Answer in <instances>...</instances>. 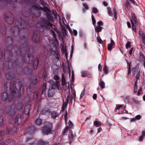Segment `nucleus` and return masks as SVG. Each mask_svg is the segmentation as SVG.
Returning a JSON list of instances; mask_svg holds the SVG:
<instances>
[{
	"instance_id": "1",
	"label": "nucleus",
	"mask_w": 145,
	"mask_h": 145,
	"mask_svg": "<svg viewBox=\"0 0 145 145\" xmlns=\"http://www.w3.org/2000/svg\"><path fill=\"white\" fill-rule=\"evenodd\" d=\"M10 87L11 95L8 96L7 92H3L1 96V101L0 102L1 104H2V101L5 102L7 101L8 99L9 101V103H10L11 101L13 100V98L14 99L16 92L17 90V88L16 86V81L14 80H12L10 82Z\"/></svg>"
},
{
	"instance_id": "2",
	"label": "nucleus",
	"mask_w": 145,
	"mask_h": 145,
	"mask_svg": "<svg viewBox=\"0 0 145 145\" xmlns=\"http://www.w3.org/2000/svg\"><path fill=\"white\" fill-rule=\"evenodd\" d=\"M41 129L44 135H48L51 133L53 130L52 124L49 122H46L45 125L41 127Z\"/></svg>"
},
{
	"instance_id": "3",
	"label": "nucleus",
	"mask_w": 145,
	"mask_h": 145,
	"mask_svg": "<svg viewBox=\"0 0 145 145\" xmlns=\"http://www.w3.org/2000/svg\"><path fill=\"white\" fill-rule=\"evenodd\" d=\"M40 26L42 28L49 29L52 26L51 23L47 19L42 18L40 22Z\"/></svg>"
},
{
	"instance_id": "4",
	"label": "nucleus",
	"mask_w": 145,
	"mask_h": 145,
	"mask_svg": "<svg viewBox=\"0 0 145 145\" xmlns=\"http://www.w3.org/2000/svg\"><path fill=\"white\" fill-rule=\"evenodd\" d=\"M4 131L2 130H0V137L1 140H0V144H1L7 145L11 143H13L14 141L11 139H7L5 141H3V136L5 134Z\"/></svg>"
},
{
	"instance_id": "5",
	"label": "nucleus",
	"mask_w": 145,
	"mask_h": 145,
	"mask_svg": "<svg viewBox=\"0 0 145 145\" xmlns=\"http://www.w3.org/2000/svg\"><path fill=\"white\" fill-rule=\"evenodd\" d=\"M21 19L22 18H21L20 21L19 20L18 22H16V26L17 27V29H18V30L19 27L20 28L24 29L26 28L27 27V22L23 20L21 21Z\"/></svg>"
},
{
	"instance_id": "6",
	"label": "nucleus",
	"mask_w": 145,
	"mask_h": 145,
	"mask_svg": "<svg viewBox=\"0 0 145 145\" xmlns=\"http://www.w3.org/2000/svg\"><path fill=\"white\" fill-rule=\"evenodd\" d=\"M40 33L39 31L35 30L34 32V35L32 37V39L35 42H38L40 39Z\"/></svg>"
},
{
	"instance_id": "7",
	"label": "nucleus",
	"mask_w": 145,
	"mask_h": 145,
	"mask_svg": "<svg viewBox=\"0 0 145 145\" xmlns=\"http://www.w3.org/2000/svg\"><path fill=\"white\" fill-rule=\"evenodd\" d=\"M33 52V46H31L28 51V53H30V54L28 55V57L29 59V63L32 62L33 60V57L32 54Z\"/></svg>"
},
{
	"instance_id": "8",
	"label": "nucleus",
	"mask_w": 145,
	"mask_h": 145,
	"mask_svg": "<svg viewBox=\"0 0 145 145\" xmlns=\"http://www.w3.org/2000/svg\"><path fill=\"white\" fill-rule=\"evenodd\" d=\"M131 24L138 25L139 23L138 20L137 19L136 15L134 13H132L131 14Z\"/></svg>"
},
{
	"instance_id": "9",
	"label": "nucleus",
	"mask_w": 145,
	"mask_h": 145,
	"mask_svg": "<svg viewBox=\"0 0 145 145\" xmlns=\"http://www.w3.org/2000/svg\"><path fill=\"white\" fill-rule=\"evenodd\" d=\"M23 15L26 17L30 16L32 18L34 17L35 16L32 12L31 9H28V11L23 13Z\"/></svg>"
},
{
	"instance_id": "10",
	"label": "nucleus",
	"mask_w": 145,
	"mask_h": 145,
	"mask_svg": "<svg viewBox=\"0 0 145 145\" xmlns=\"http://www.w3.org/2000/svg\"><path fill=\"white\" fill-rule=\"evenodd\" d=\"M33 143L30 144V145H35V144H37L38 145H48V143L43 141L42 139L39 140L38 142L35 141Z\"/></svg>"
},
{
	"instance_id": "11",
	"label": "nucleus",
	"mask_w": 145,
	"mask_h": 145,
	"mask_svg": "<svg viewBox=\"0 0 145 145\" xmlns=\"http://www.w3.org/2000/svg\"><path fill=\"white\" fill-rule=\"evenodd\" d=\"M115 45V43L114 40L112 39H110V43L108 44V50L110 51L112 49V46Z\"/></svg>"
},
{
	"instance_id": "12",
	"label": "nucleus",
	"mask_w": 145,
	"mask_h": 145,
	"mask_svg": "<svg viewBox=\"0 0 145 145\" xmlns=\"http://www.w3.org/2000/svg\"><path fill=\"white\" fill-rule=\"evenodd\" d=\"M5 19L7 22L9 24H12L14 22V18H10L8 16H7V14H5Z\"/></svg>"
},
{
	"instance_id": "13",
	"label": "nucleus",
	"mask_w": 145,
	"mask_h": 145,
	"mask_svg": "<svg viewBox=\"0 0 145 145\" xmlns=\"http://www.w3.org/2000/svg\"><path fill=\"white\" fill-rule=\"evenodd\" d=\"M60 82L56 81V82H54L52 85V89H59V85Z\"/></svg>"
},
{
	"instance_id": "14",
	"label": "nucleus",
	"mask_w": 145,
	"mask_h": 145,
	"mask_svg": "<svg viewBox=\"0 0 145 145\" xmlns=\"http://www.w3.org/2000/svg\"><path fill=\"white\" fill-rule=\"evenodd\" d=\"M32 8L35 10H42V8L38 4L35 3L32 7Z\"/></svg>"
},
{
	"instance_id": "15",
	"label": "nucleus",
	"mask_w": 145,
	"mask_h": 145,
	"mask_svg": "<svg viewBox=\"0 0 145 145\" xmlns=\"http://www.w3.org/2000/svg\"><path fill=\"white\" fill-rule=\"evenodd\" d=\"M138 59L140 61H145V56L140 51L139 52V56Z\"/></svg>"
},
{
	"instance_id": "16",
	"label": "nucleus",
	"mask_w": 145,
	"mask_h": 145,
	"mask_svg": "<svg viewBox=\"0 0 145 145\" xmlns=\"http://www.w3.org/2000/svg\"><path fill=\"white\" fill-rule=\"evenodd\" d=\"M39 60L38 58H36L35 59L33 62V66L34 69L36 70L39 64Z\"/></svg>"
},
{
	"instance_id": "17",
	"label": "nucleus",
	"mask_w": 145,
	"mask_h": 145,
	"mask_svg": "<svg viewBox=\"0 0 145 145\" xmlns=\"http://www.w3.org/2000/svg\"><path fill=\"white\" fill-rule=\"evenodd\" d=\"M28 45V42L27 41H26L25 43L24 44L21 45V48H22L21 50L22 51L24 50V51H25V53H26L25 49L27 48V47Z\"/></svg>"
},
{
	"instance_id": "18",
	"label": "nucleus",
	"mask_w": 145,
	"mask_h": 145,
	"mask_svg": "<svg viewBox=\"0 0 145 145\" xmlns=\"http://www.w3.org/2000/svg\"><path fill=\"white\" fill-rule=\"evenodd\" d=\"M30 112V107L29 106H26L24 110V113L28 116H29V115Z\"/></svg>"
},
{
	"instance_id": "19",
	"label": "nucleus",
	"mask_w": 145,
	"mask_h": 145,
	"mask_svg": "<svg viewBox=\"0 0 145 145\" xmlns=\"http://www.w3.org/2000/svg\"><path fill=\"white\" fill-rule=\"evenodd\" d=\"M55 93L54 90L52 89H49L48 90V96L49 97H52Z\"/></svg>"
},
{
	"instance_id": "20",
	"label": "nucleus",
	"mask_w": 145,
	"mask_h": 145,
	"mask_svg": "<svg viewBox=\"0 0 145 145\" xmlns=\"http://www.w3.org/2000/svg\"><path fill=\"white\" fill-rule=\"evenodd\" d=\"M59 115V114L56 111H53L51 113V118L55 119Z\"/></svg>"
},
{
	"instance_id": "21",
	"label": "nucleus",
	"mask_w": 145,
	"mask_h": 145,
	"mask_svg": "<svg viewBox=\"0 0 145 145\" xmlns=\"http://www.w3.org/2000/svg\"><path fill=\"white\" fill-rule=\"evenodd\" d=\"M61 84L63 86L66 85L67 84L66 82V80L65 78L64 75L63 74H61Z\"/></svg>"
},
{
	"instance_id": "22",
	"label": "nucleus",
	"mask_w": 145,
	"mask_h": 145,
	"mask_svg": "<svg viewBox=\"0 0 145 145\" xmlns=\"http://www.w3.org/2000/svg\"><path fill=\"white\" fill-rule=\"evenodd\" d=\"M15 106L17 110H20L22 109L23 107V105L21 102H19L16 104Z\"/></svg>"
},
{
	"instance_id": "23",
	"label": "nucleus",
	"mask_w": 145,
	"mask_h": 145,
	"mask_svg": "<svg viewBox=\"0 0 145 145\" xmlns=\"http://www.w3.org/2000/svg\"><path fill=\"white\" fill-rule=\"evenodd\" d=\"M21 115L20 114H19L16 115L14 121H13L12 123H16L18 121V120L21 118ZM11 123H12V122H11Z\"/></svg>"
},
{
	"instance_id": "24",
	"label": "nucleus",
	"mask_w": 145,
	"mask_h": 145,
	"mask_svg": "<svg viewBox=\"0 0 145 145\" xmlns=\"http://www.w3.org/2000/svg\"><path fill=\"white\" fill-rule=\"evenodd\" d=\"M50 110L48 108H45L42 110L40 113L41 115H44L46 114L47 113L49 112Z\"/></svg>"
},
{
	"instance_id": "25",
	"label": "nucleus",
	"mask_w": 145,
	"mask_h": 145,
	"mask_svg": "<svg viewBox=\"0 0 145 145\" xmlns=\"http://www.w3.org/2000/svg\"><path fill=\"white\" fill-rule=\"evenodd\" d=\"M17 89V90L16 91V95H15V99H14L15 100H14V99L13 98V99L14 101H15L16 100L17 98V99L18 100H20V99L22 97V95L21 94H19L18 95H18L17 93H16L17 91H18V89Z\"/></svg>"
},
{
	"instance_id": "26",
	"label": "nucleus",
	"mask_w": 145,
	"mask_h": 145,
	"mask_svg": "<svg viewBox=\"0 0 145 145\" xmlns=\"http://www.w3.org/2000/svg\"><path fill=\"white\" fill-rule=\"evenodd\" d=\"M42 94H44L45 93L46 90V82L44 83L43 84L42 86Z\"/></svg>"
},
{
	"instance_id": "27",
	"label": "nucleus",
	"mask_w": 145,
	"mask_h": 145,
	"mask_svg": "<svg viewBox=\"0 0 145 145\" xmlns=\"http://www.w3.org/2000/svg\"><path fill=\"white\" fill-rule=\"evenodd\" d=\"M103 28L100 26H97L95 28V31L97 32H99L101 31ZM98 34L99 35V33Z\"/></svg>"
},
{
	"instance_id": "28",
	"label": "nucleus",
	"mask_w": 145,
	"mask_h": 145,
	"mask_svg": "<svg viewBox=\"0 0 145 145\" xmlns=\"http://www.w3.org/2000/svg\"><path fill=\"white\" fill-rule=\"evenodd\" d=\"M22 82L21 81H19L17 83L20 86V92H22L23 91L24 86L22 84Z\"/></svg>"
},
{
	"instance_id": "29",
	"label": "nucleus",
	"mask_w": 145,
	"mask_h": 145,
	"mask_svg": "<svg viewBox=\"0 0 145 145\" xmlns=\"http://www.w3.org/2000/svg\"><path fill=\"white\" fill-rule=\"evenodd\" d=\"M83 5L84 7V8L83 9V11L84 12H85L86 11V10H87L88 9L89 7L87 4L86 3H84L83 4Z\"/></svg>"
},
{
	"instance_id": "30",
	"label": "nucleus",
	"mask_w": 145,
	"mask_h": 145,
	"mask_svg": "<svg viewBox=\"0 0 145 145\" xmlns=\"http://www.w3.org/2000/svg\"><path fill=\"white\" fill-rule=\"evenodd\" d=\"M93 124L94 125H95V126L97 127H99L101 125V123L100 122H99L96 120L94 122Z\"/></svg>"
},
{
	"instance_id": "31",
	"label": "nucleus",
	"mask_w": 145,
	"mask_h": 145,
	"mask_svg": "<svg viewBox=\"0 0 145 145\" xmlns=\"http://www.w3.org/2000/svg\"><path fill=\"white\" fill-rule=\"evenodd\" d=\"M42 121L41 119L40 118H38L35 121V123L38 125H40L42 124Z\"/></svg>"
},
{
	"instance_id": "32",
	"label": "nucleus",
	"mask_w": 145,
	"mask_h": 145,
	"mask_svg": "<svg viewBox=\"0 0 145 145\" xmlns=\"http://www.w3.org/2000/svg\"><path fill=\"white\" fill-rule=\"evenodd\" d=\"M99 85L101 88L102 89L104 88L105 87V83L103 80H101L100 81L99 84Z\"/></svg>"
},
{
	"instance_id": "33",
	"label": "nucleus",
	"mask_w": 145,
	"mask_h": 145,
	"mask_svg": "<svg viewBox=\"0 0 145 145\" xmlns=\"http://www.w3.org/2000/svg\"><path fill=\"white\" fill-rule=\"evenodd\" d=\"M89 75V73L86 71H84L81 73V76L82 77H85Z\"/></svg>"
},
{
	"instance_id": "34",
	"label": "nucleus",
	"mask_w": 145,
	"mask_h": 145,
	"mask_svg": "<svg viewBox=\"0 0 145 145\" xmlns=\"http://www.w3.org/2000/svg\"><path fill=\"white\" fill-rule=\"evenodd\" d=\"M113 12L114 13V18L115 20H116L117 19V12L116 10V9L114 7L113 8Z\"/></svg>"
},
{
	"instance_id": "35",
	"label": "nucleus",
	"mask_w": 145,
	"mask_h": 145,
	"mask_svg": "<svg viewBox=\"0 0 145 145\" xmlns=\"http://www.w3.org/2000/svg\"><path fill=\"white\" fill-rule=\"evenodd\" d=\"M103 70L104 72V73L106 74H107L108 72V68L107 67L106 65H105L103 68Z\"/></svg>"
},
{
	"instance_id": "36",
	"label": "nucleus",
	"mask_w": 145,
	"mask_h": 145,
	"mask_svg": "<svg viewBox=\"0 0 145 145\" xmlns=\"http://www.w3.org/2000/svg\"><path fill=\"white\" fill-rule=\"evenodd\" d=\"M138 25H136L135 24H132V28L133 30L135 32H136V26Z\"/></svg>"
},
{
	"instance_id": "37",
	"label": "nucleus",
	"mask_w": 145,
	"mask_h": 145,
	"mask_svg": "<svg viewBox=\"0 0 145 145\" xmlns=\"http://www.w3.org/2000/svg\"><path fill=\"white\" fill-rule=\"evenodd\" d=\"M68 103L66 102H63V103L62 107V111H63L65 110V107L67 106Z\"/></svg>"
},
{
	"instance_id": "38",
	"label": "nucleus",
	"mask_w": 145,
	"mask_h": 145,
	"mask_svg": "<svg viewBox=\"0 0 145 145\" xmlns=\"http://www.w3.org/2000/svg\"><path fill=\"white\" fill-rule=\"evenodd\" d=\"M98 10L96 7H93L92 8V12L95 14L98 13Z\"/></svg>"
},
{
	"instance_id": "39",
	"label": "nucleus",
	"mask_w": 145,
	"mask_h": 145,
	"mask_svg": "<svg viewBox=\"0 0 145 145\" xmlns=\"http://www.w3.org/2000/svg\"><path fill=\"white\" fill-rule=\"evenodd\" d=\"M131 42L130 41H128L125 45V47L126 49L130 48L131 47Z\"/></svg>"
},
{
	"instance_id": "40",
	"label": "nucleus",
	"mask_w": 145,
	"mask_h": 145,
	"mask_svg": "<svg viewBox=\"0 0 145 145\" xmlns=\"http://www.w3.org/2000/svg\"><path fill=\"white\" fill-rule=\"evenodd\" d=\"M69 129V127L68 126H67L65 127V129H64L63 132V134L64 135H65L67 133Z\"/></svg>"
},
{
	"instance_id": "41",
	"label": "nucleus",
	"mask_w": 145,
	"mask_h": 145,
	"mask_svg": "<svg viewBox=\"0 0 145 145\" xmlns=\"http://www.w3.org/2000/svg\"><path fill=\"white\" fill-rule=\"evenodd\" d=\"M6 78L7 80L11 79V74L10 72H8V73H7L6 75Z\"/></svg>"
},
{
	"instance_id": "42",
	"label": "nucleus",
	"mask_w": 145,
	"mask_h": 145,
	"mask_svg": "<svg viewBox=\"0 0 145 145\" xmlns=\"http://www.w3.org/2000/svg\"><path fill=\"white\" fill-rule=\"evenodd\" d=\"M140 71H139L137 72V73L136 76V77H135L136 79L137 80L139 79V77L140 76Z\"/></svg>"
},
{
	"instance_id": "43",
	"label": "nucleus",
	"mask_w": 145,
	"mask_h": 145,
	"mask_svg": "<svg viewBox=\"0 0 145 145\" xmlns=\"http://www.w3.org/2000/svg\"><path fill=\"white\" fill-rule=\"evenodd\" d=\"M133 73L134 74H135V73L137 71L138 68L137 67H135L133 69Z\"/></svg>"
},
{
	"instance_id": "44",
	"label": "nucleus",
	"mask_w": 145,
	"mask_h": 145,
	"mask_svg": "<svg viewBox=\"0 0 145 145\" xmlns=\"http://www.w3.org/2000/svg\"><path fill=\"white\" fill-rule=\"evenodd\" d=\"M91 18L93 24L94 25L96 23V20L94 18V17L93 14L91 15Z\"/></svg>"
},
{
	"instance_id": "45",
	"label": "nucleus",
	"mask_w": 145,
	"mask_h": 145,
	"mask_svg": "<svg viewBox=\"0 0 145 145\" xmlns=\"http://www.w3.org/2000/svg\"><path fill=\"white\" fill-rule=\"evenodd\" d=\"M130 99L129 97L127 96L124 98V101L125 103H129V100Z\"/></svg>"
},
{
	"instance_id": "46",
	"label": "nucleus",
	"mask_w": 145,
	"mask_h": 145,
	"mask_svg": "<svg viewBox=\"0 0 145 145\" xmlns=\"http://www.w3.org/2000/svg\"><path fill=\"white\" fill-rule=\"evenodd\" d=\"M43 10L46 12H51V11L50 9L47 7H44Z\"/></svg>"
},
{
	"instance_id": "47",
	"label": "nucleus",
	"mask_w": 145,
	"mask_h": 145,
	"mask_svg": "<svg viewBox=\"0 0 145 145\" xmlns=\"http://www.w3.org/2000/svg\"><path fill=\"white\" fill-rule=\"evenodd\" d=\"M54 79L57 80V81H58L59 79V78L58 76L57 75H55L54 76Z\"/></svg>"
},
{
	"instance_id": "48",
	"label": "nucleus",
	"mask_w": 145,
	"mask_h": 145,
	"mask_svg": "<svg viewBox=\"0 0 145 145\" xmlns=\"http://www.w3.org/2000/svg\"><path fill=\"white\" fill-rule=\"evenodd\" d=\"M46 16L48 19L50 20L51 19H52L51 14L50 13L47 12Z\"/></svg>"
},
{
	"instance_id": "49",
	"label": "nucleus",
	"mask_w": 145,
	"mask_h": 145,
	"mask_svg": "<svg viewBox=\"0 0 145 145\" xmlns=\"http://www.w3.org/2000/svg\"><path fill=\"white\" fill-rule=\"evenodd\" d=\"M132 100L133 101L137 104H139L140 102L139 101L137 100L136 99L133 98H132Z\"/></svg>"
},
{
	"instance_id": "50",
	"label": "nucleus",
	"mask_w": 145,
	"mask_h": 145,
	"mask_svg": "<svg viewBox=\"0 0 145 145\" xmlns=\"http://www.w3.org/2000/svg\"><path fill=\"white\" fill-rule=\"evenodd\" d=\"M139 34L142 37V39L143 38V37H145L144 34L143 32L140 31Z\"/></svg>"
},
{
	"instance_id": "51",
	"label": "nucleus",
	"mask_w": 145,
	"mask_h": 145,
	"mask_svg": "<svg viewBox=\"0 0 145 145\" xmlns=\"http://www.w3.org/2000/svg\"><path fill=\"white\" fill-rule=\"evenodd\" d=\"M142 90V88L140 87L137 92V95H139Z\"/></svg>"
},
{
	"instance_id": "52",
	"label": "nucleus",
	"mask_w": 145,
	"mask_h": 145,
	"mask_svg": "<svg viewBox=\"0 0 145 145\" xmlns=\"http://www.w3.org/2000/svg\"><path fill=\"white\" fill-rule=\"evenodd\" d=\"M133 49H134V47H132L129 50V54L130 55H131L132 54V52L133 50Z\"/></svg>"
},
{
	"instance_id": "53",
	"label": "nucleus",
	"mask_w": 145,
	"mask_h": 145,
	"mask_svg": "<svg viewBox=\"0 0 145 145\" xmlns=\"http://www.w3.org/2000/svg\"><path fill=\"white\" fill-rule=\"evenodd\" d=\"M129 1L134 5H137V4L134 0H129Z\"/></svg>"
},
{
	"instance_id": "54",
	"label": "nucleus",
	"mask_w": 145,
	"mask_h": 145,
	"mask_svg": "<svg viewBox=\"0 0 145 145\" xmlns=\"http://www.w3.org/2000/svg\"><path fill=\"white\" fill-rule=\"evenodd\" d=\"M122 107V106L121 105H117L116 107V108L115 109H117V110H120V108Z\"/></svg>"
},
{
	"instance_id": "55",
	"label": "nucleus",
	"mask_w": 145,
	"mask_h": 145,
	"mask_svg": "<svg viewBox=\"0 0 145 145\" xmlns=\"http://www.w3.org/2000/svg\"><path fill=\"white\" fill-rule=\"evenodd\" d=\"M116 111H115V113L116 114H122V112L121 111H120V112L119 111V110H117V109H115Z\"/></svg>"
},
{
	"instance_id": "56",
	"label": "nucleus",
	"mask_w": 145,
	"mask_h": 145,
	"mask_svg": "<svg viewBox=\"0 0 145 145\" xmlns=\"http://www.w3.org/2000/svg\"><path fill=\"white\" fill-rule=\"evenodd\" d=\"M8 85V83L7 82L5 83L4 85V88L5 89L7 90L8 88L7 86Z\"/></svg>"
},
{
	"instance_id": "57",
	"label": "nucleus",
	"mask_w": 145,
	"mask_h": 145,
	"mask_svg": "<svg viewBox=\"0 0 145 145\" xmlns=\"http://www.w3.org/2000/svg\"><path fill=\"white\" fill-rule=\"evenodd\" d=\"M141 118V116L140 115H137L135 117V118L136 120H139Z\"/></svg>"
},
{
	"instance_id": "58",
	"label": "nucleus",
	"mask_w": 145,
	"mask_h": 145,
	"mask_svg": "<svg viewBox=\"0 0 145 145\" xmlns=\"http://www.w3.org/2000/svg\"><path fill=\"white\" fill-rule=\"evenodd\" d=\"M97 40L99 42L100 44H101L102 43V40L101 38L99 37H97Z\"/></svg>"
},
{
	"instance_id": "59",
	"label": "nucleus",
	"mask_w": 145,
	"mask_h": 145,
	"mask_svg": "<svg viewBox=\"0 0 145 145\" xmlns=\"http://www.w3.org/2000/svg\"><path fill=\"white\" fill-rule=\"evenodd\" d=\"M97 24L99 25H103V23L102 21H100L97 22Z\"/></svg>"
},
{
	"instance_id": "60",
	"label": "nucleus",
	"mask_w": 145,
	"mask_h": 145,
	"mask_svg": "<svg viewBox=\"0 0 145 145\" xmlns=\"http://www.w3.org/2000/svg\"><path fill=\"white\" fill-rule=\"evenodd\" d=\"M51 33L53 35V37L54 38H56V35L55 32L53 31H51Z\"/></svg>"
},
{
	"instance_id": "61",
	"label": "nucleus",
	"mask_w": 145,
	"mask_h": 145,
	"mask_svg": "<svg viewBox=\"0 0 145 145\" xmlns=\"http://www.w3.org/2000/svg\"><path fill=\"white\" fill-rule=\"evenodd\" d=\"M137 86H134V92L135 93H136L137 92Z\"/></svg>"
},
{
	"instance_id": "62",
	"label": "nucleus",
	"mask_w": 145,
	"mask_h": 145,
	"mask_svg": "<svg viewBox=\"0 0 145 145\" xmlns=\"http://www.w3.org/2000/svg\"><path fill=\"white\" fill-rule=\"evenodd\" d=\"M73 33H74V35L75 36H76L77 34V32L76 30L74 29L73 30Z\"/></svg>"
},
{
	"instance_id": "63",
	"label": "nucleus",
	"mask_w": 145,
	"mask_h": 145,
	"mask_svg": "<svg viewBox=\"0 0 145 145\" xmlns=\"http://www.w3.org/2000/svg\"><path fill=\"white\" fill-rule=\"evenodd\" d=\"M69 96H67V98L65 100V102L67 103H69Z\"/></svg>"
},
{
	"instance_id": "64",
	"label": "nucleus",
	"mask_w": 145,
	"mask_h": 145,
	"mask_svg": "<svg viewBox=\"0 0 145 145\" xmlns=\"http://www.w3.org/2000/svg\"><path fill=\"white\" fill-rule=\"evenodd\" d=\"M84 90L82 91V92L80 94V97H83L84 96Z\"/></svg>"
}]
</instances>
